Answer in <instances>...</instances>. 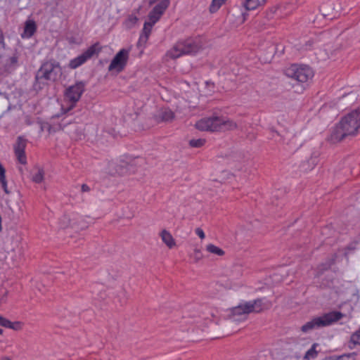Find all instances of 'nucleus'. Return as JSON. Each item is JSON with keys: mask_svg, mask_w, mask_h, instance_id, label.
Returning <instances> with one entry per match:
<instances>
[{"mask_svg": "<svg viewBox=\"0 0 360 360\" xmlns=\"http://www.w3.org/2000/svg\"><path fill=\"white\" fill-rule=\"evenodd\" d=\"M360 127V108L352 110L335 125L330 134V141L337 143L347 136L356 135Z\"/></svg>", "mask_w": 360, "mask_h": 360, "instance_id": "nucleus-2", "label": "nucleus"}, {"mask_svg": "<svg viewBox=\"0 0 360 360\" xmlns=\"http://www.w3.org/2000/svg\"><path fill=\"white\" fill-rule=\"evenodd\" d=\"M102 50V47L99 42H96L90 46L86 51L77 57L70 60L68 67L70 69H76L82 64H84L87 60L92 58L94 55H98Z\"/></svg>", "mask_w": 360, "mask_h": 360, "instance_id": "nucleus-7", "label": "nucleus"}, {"mask_svg": "<svg viewBox=\"0 0 360 360\" xmlns=\"http://www.w3.org/2000/svg\"><path fill=\"white\" fill-rule=\"evenodd\" d=\"M201 49L199 41L193 38H188L179 41L168 53L167 55L173 59L186 54H195Z\"/></svg>", "mask_w": 360, "mask_h": 360, "instance_id": "nucleus-5", "label": "nucleus"}, {"mask_svg": "<svg viewBox=\"0 0 360 360\" xmlns=\"http://www.w3.org/2000/svg\"><path fill=\"white\" fill-rule=\"evenodd\" d=\"M162 241L169 248H172L176 245L175 240L172 234L167 230L164 229L160 233Z\"/></svg>", "mask_w": 360, "mask_h": 360, "instance_id": "nucleus-18", "label": "nucleus"}, {"mask_svg": "<svg viewBox=\"0 0 360 360\" xmlns=\"http://www.w3.org/2000/svg\"><path fill=\"white\" fill-rule=\"evenodd\" d=\"M105 295H105V292H101V299L104 300V299H105Z\"/></svg>", "mask_w": 360, "mask_h": 360, "instance_id": "nucleus-48", "label": "nucleus"}, {"mask_svg": "<svg viewBox=\"0 0 360 360\" xmlns=\"http://www.w3.org/2000/svg\"><path fill=\"white\" fill-rule=\"evenodd\" d=\"M70 122H65V123H63V120L61 121V122L58 124V128H59V129H62V130H63V129L65 128V127L67 124H70Z\"/></svg>", "mask_w": 360, "mask_h": 360, "instance_id": "nucleus-44", "label": "nucleus"}, {"mask_svg": "<svg viewBox=\"0 0 360 360\" xmlns=\"http://www.w3.org/2000/svg\"><path fill=\"white\" fill-rule=\"evenodd\" d=\"M55 5H56V6H58V2H56V3L55 4Z\"/></svg>", "mask_w": 360, "mask_h": 360, "instance_id": "nucleus-52", "label": "nucleus"}, {"mask_svg": "<svg viewBox=\"0 0 360 360\" xmlns=\"http://www.w3.org/2000/svg\"><path fill=\"white\" fill-rule=\"evenodd\" d=\"M19 57V52L17 49H15L13 55L7 59L6 65L8 68H15L18 66Z\"/></svg>", "mask_w": 360, "mask_h": 360, "instance_id": "nucleus-23", "label": "nucleus"}, {"mask_svg": "<svg viewBox=\"0 0 360 360\" xmlns=\"http://www.w3.org/2000/svg\"><path fill=\"white\" fill-rule=\"evenodd\" d=\"M318 346V343H314L311 348L305 353L303 357V360H311L316 359L319 353L316 349Z\"/></svg>", "mask_w": 360, "mask_h": 360, "instance_id": "nucleus-22", "label": "nucleus"}, {"mask_svg": "<svg viewBox=\"0 0 360 360\" xmlns=\"http://www.w3.org/2000/svg\"><path fill=\"white\" fill-rule=\"evenodd\" d=\"M45 125L47 127V130H48V131H49V133H51V129H52L51 125L49 123H48V122H46V123H45Z\"/></svg>", "mask_w": 360, "mask_h": 360, "instance_id": "nucleus-45", "label": "nucleus"}, {"mask_svg": "<svg viewBox=\"0 0 360 360\" xmlns=\"http://www.w3.org/2000/svg\"><path fill=\"white\" fill-rule=\"evenodd\" d=\"M11 321L6 319L5 317L0 316V326L6 328V326H11L9 324Z\"/></svg>", "mask_w": 360, "mask_h": 360, "instance_id": "nucleus-38", "label": "nucleus"}, {"mask_svg": "<svg viewBox=\"0 0 360 360\" xmlns=\"http://www.w3.org/2000/svg\"><path fill=\"white\" fill-rule=\"evenodd\" d=\"M356 356V353L352 352L347 354H343L341 356H345V360H355V356Z\"/></svg>", "mask_w": 360, "mask_h": 360, "instance_id": "nucleus-39", "label": "nucleus"}, {"mask_svg": "<svg viewBox=\"0 0 360 360\" xmlns=\"http://www.w3.org/2000/svg\"><path fill=\"white\" fill-rule=\"evenodd\" d=\"M86 85V82L79 81L77 82L74 85L70 86L65 89L64 95L65 98H67L71 103V105L68 110L73 108L77 102L79 101L82 95L85 91Z\"/></svg>", "mask_w": 360, "mask_h": 360, "instance_id": "nucleus-8", "label": "nucleus"}, {"mask_svg": "<svg viewBox=\"0 0 360 360\" xmlns=\"http://www.w3.org/2000/svg\"><path fill=\"white\" fill-rule=\"evenodd\" d=\"M162 15L158 14L157 13H154L152 9L148 13V19L149 21L148 22L150 23L153 26L160 20Z\"/></svg>", "mask_w": 360, "mask_h": 360, "instance_id": "nucleus-29", "label": "nucleus"}, {"mask_svg": "<svg viewBox=\"0 0 360 360\" xmlns=\"http://www.w3.org/2000/svg\"><path fill=\"white\" fill-rule=\"evenodd\" d=\"M0 184L6 194H10V191L8 189V182L6 176V169L3 165L0 162Z\"/></svg>", "mask_w": 360, "mask_h": 360, "instance_id": "nucleus-21", "label": "nucleus"}, {"mask_svg": "<svg viewBox=\"0 0 360 360\" xmlns=\"http://www.w3.org/2000/svg\"><path fill=\"white\" fill-rule=\"evenodd\" d=\"M356 345H360V327L357 330L352 333L349 342V347L350 349L354 348Z\"/></svg>", "mask_w": 360, "mask_h": 360, "instance_id": "nucleus-24", "label": "nucleus"}, {"mask_svg": "<svg viewBox=\"0 0 360 360\" xmlns=\"http://www.w3.org/2000/svg\"><path fill=\"white\" fill-rule=\"evenodd\" d=\"M206 143V140L205 139H191L188 142L189 146L191 148H201Z\"/></svg>", "mask_w": 360, "mask_h": 360, "instance_id": "nucleus-28", "label": "nucleus"}, {"mask_svg": "<svg viewBox=\"0 0 360 360\" xmlns=\"http://www.w3.org/2000/svg\"><path fill=\"white\" fill-rule=\"evenodd\" d=\"M11 326H6L7 328L13 329L14 330H19L22 328V323L20 321L11 322L9 324Z\"/></svg>", "mask_w": 360, "mask_h": 360, "instance_id": "nucleus-34", "label": "nucleus"}, {"mask_svg": "<svg viewBox=\"0 0 360 360\" xmlns=\"http://www.w3.org/2000/svg\"><path fill=\"white\" fill-rule=\"evenodd\" d=\"M60 223H61V225L60 226L62 228H66L69 226H72V224H70V220L69 219V217L65 214L63 215V218L60 219Z\"/></svg>", "mask_w": 360, "mask_h": 360, "instance_id": "nucleus-35", "label": "nucleus"}, {"mask_svg": "<svg viewBox=\"0 0 360 360\" xmlns=\"http://www.w3.org/2000/svg\"><path fill=\"white\" fill-rule=\"evenodd\" d=\"M248 306L246 309L250 313L259 314L264 311L269 310L272 307L271 301L267 300L266 297L257 298L252 301L248 302Z\"/></svg>", "mask_w": 360, "mask_h": 360, "instance_id": "nucleus-11", "label": "nucleus"}, {"mask_svg": "<svg viewBox=\"0 0 360 360\" xmlns=\"http://www.w3.org/2000/svg\"><path fill=\"white\" fill-rule=\"evenodd\" d=\"M206 85L207 86H214V83L212 82H206Z\"/></svg>", "mask_w": 360, "mask_h": 360, "instance_id": "nucleus-47", "label": "nucleus"}, {"mask_svg": "<svg viewBox=\"0 0 360 360\" xmlns=\"http://www.w3.org/2000/svg\"><path fill=\"white\" fill-rule=\"evenodd\" d=\"M62 75V67L54 58L44 60L34 74L32 84L36 92L41 91L45 87L56 83Z\"/></svg>", "mask_w": 360, "mask_h": 360, "instance_id": "nucleus-1", "label": "nucleus"}, {"mask_svg": "<svg viewBox=\"0 0 360 360\" xmlns=\"http://www.w3.org/2000/svg\"><path fill=\"white\" fill-rule=\"evenodd\" d=\"M206 250L212 254L219 255V256H223L225 254V252L219 248V247L213 245V244H209L206 247Z\"/></svg>", "mask_w": 360, "mask_h": 360, "instance_id": "nucleus-27", "label": "nucleus"}, {"mask_svg": "<svg viewBox=\"0 0 360 360\" xmlns=\"http://www.w3.org/2000/svg\"><path fill=\"white\" fill-rule=\"evenodd\" d=\"M37 24L32 20H28L25 22L24 31L21 34L22 38H30L37 31Z\"/></svg>", "mask_w": 360, "mask_h": 360, "instance_id": "nucleus-14", "label": "nucleus"}, {"mask_svg": "<svg viewBox=\"0 0 360 360\" xmlns=\"http://www.w3.org/2000/svg\"><path fill=\"white\" fill-rule=\"evenodd\" d=\"M27 140L23 136H18L15 143L13 146L15 155L18 162L22 165L27 163V157L25 155V148Z\"/></svg>", "mask_w": 360, "mask_h": 360, "instance_id": "nucleus-12", "label": "nucleus"}, {"mask_svg": "<svg viewBox=\"0 0 360 360\" xmlns=\"http://www.w3.org/2000/svg\"><path fill=\"white\" fill-rule=\"evenodd\" d=\"M147 41H148V39H143V40H141V36L140 35L139 41H138L136 45H137L138 47H141L142 46H145V44H146Z\"/></svg>", "mask_w": 360, "mask_h": 360, "instance_id": "nucleus-41", "label": "nucleus"}, {"mask_svg": "<svg viewBox=\"0 0 360 360\" xmlns=\"http://www.w3.org/2000/svg\"><path fill=\"white\" fill-rule=\"evenodd\" d=\"M276 10H277V8H271V9L269 10V12H270L271 15H273L274 13H276Z\"/></svg>", "mask_w": 360, "mask_h": 360, "instance_id": "nucleus-46", "label": "nucleus"}, {"mask_svg": "<svg viewBox=\"0 0 360 360\" xmlns=\"http://www.w3.org/2000/svg\"><path fill=\"white\" fill-rule=\"evenodd\" d=\"M82 192H89L90 191V188L88 185L83 184L81 186Z\"/></svg>", "mask_w": 360, "mask_h": 360, "instance_id": "nucleus-43", "label": "nucleus"}, {"mask_svg": "<svg viewBox=\"0 0 360 360\" xmlns=\"http://www.w3.org/2000/svg\"><path fill=\"white\" fill-rule=\"evenodd\" d=\"M339 8L334 1L328 0L321 5L319 11L325 19L331 20L339 16Z\"/></svg>", "mask_w": 360, "mask_h": 360, "instance_id": "nucleus-10", "label": "nucleus"}, {"mask_svg": "<svg viewBox=\"0 0 360 360\" xmlns=\"http://www.w3.org/2000/svg\"><path fill=\"white\" fill-rule=\"evenodd\" d=\"M2 360H11V359H9L8 357H4L2 359Z\"/></svg>", "mask_w": 360, "mask_h": 360, "instance_id": "nucleus-49", "label": "nucleus"}, {"mask_svg": "<svg viewBox=\"0 0 360 360\" xmlns=\"http://www.w3.org/2000/svg\"><path fill=\"white\" fill-rule=\"evenodd\" d=\"M358 244V241H352V243H349L345 248V255L347 256L349 251H353L356 249V245Z\"/></svg>", "mask_w": 360, "mask_h": 360, "instance_id": "nucleus-33", "label": "nucleus"}, {"mask_svg": "<svg viewBox=\"0 0 360 360\" xmlns=\"http://www.w3.org/2000/svg\"><path fill=\"white\" fill-rule=\"evenodd\" d=\"M345 356H329L326 357L323 360H345Z\"/></svg>", "mask_w": 360, "mask_h": 360, "instance_id": "nucleus-42", "label": "nucleus"}, {"mask_svg": "<svg viewBox=\"0 0 360 360\" xmlns=\"http://www.w3.org/2000/svg\"><path fill=\"white\" fill-rule=\"evenodd\" d=\"M330 264H328L326 262H323L321 263V264L319 265L318 266V271H319V274H323L324 271L330 269Z\"/></svg>", "mask_w": 360, "mask_h": 360, "instance_id": "nucleus-36", "label": "nucleus"}, {"mask_svg": "<svg viewBox=\"0 0 360 360\" xmlns=\"http://www.w3.org/2000/svg\"><path fill=\"white\" fill-rule=\"evenodd\" d=\"M226 0H212L209 11L211 13H216Z\"/></svg>", "mask_w": 360, "mask_h": 360, "instance_id": "nucleus-26", "label": "nucleus"}, {"mask_svg": "<svg viewBox=\"0 0 360 360\" xmlns=\"http://www.w3.org/2000/svg\"><path fill=\"white\" fill-rule=\"evenodd\" d=\"M337 257V254L335 253L330 257L327 258L326 262L330 264V267H331L335 263Z\"/></svg>", "mask_w": 360, "mask_h": 360, "instance_id": "nucleus-37", "label": "nucleus"}, {"mask_svg": "<svg viewBox=\"0 0 360 360\" xmlns=\"http://www.w3.org/2000/svg\"><path fill=\"white\" fill-rule=\"evenodd\" d=\"M174 112L172 110L167 108L160 112L158 118L161 122H170L174 119Z\"/></svg>", "mask_w": 360, "mask_h": 360, "instance_id": "nucleus-20", "label": "nucleus"}, {"mask_svg": "<svg viewBox=\"0 0 360 360\" xmlns=\"http://www.w3.org/2000/svg\"><path fill=\"white\" fill-rule=\"evenodd\" d=\"M6 48L5 37L2 29L0 27V58H2Z\"/></svg>", "mask_w": 360, "mask_h": 360, "instance_id": "nucleus-31", "label": "nucleus"}, {"mask_svg": "<svg viewBox=\"0 0 360 360\" xmlns=\"http://www.w3.org/2000/svg\"><path fill=\"white\" fill-rule=\"evenodd\" d=\"M170 4V0H161L153 8V12L162 15Z\"/></svg>", "mask_w": 360, "mask_h": 360, "instance_id": "nucleus-19", "label": "nucleus"}, {"mask_svg": "<svg viewBox=\"0 0 360 360\" xmlns=\"http://www.w3.org/2000/svg\"><path fill=\"white\" fill-rule=\"evenodd\" d=\"M141 8L142 6H139V8L134 9L133 13L129 15L125 19L124 24L127 29H131L137 23L139 18L136 16V14L140 12Z\"/></svg>", "mask_w": 360, "mask_h": 360, "instance_id": "nucleus-16", "label": "nucleus"}, {"mask_svg": "<svg viewBox=\"0 0 360 360\" xmlns=\"http://www.w3.org/2000/svg\"><path fill=\"white\" fill-rule=\"evenodd\" d=\"M195 127L202 131H219L222 129H236L238 124L232 120L225 119L223 117L212 116L200 120L196 122Z\"/></svg>", "mask_w": 360, "mask_h": 360, "instance_id": "nucleus-3", "label": "nucleus"}, {"mask_svg": "<svg viewBox=\"0 0 360 360\" xmlns=\"http://www.w3.org/2000/svg\"><path fill=\"white\" fill-rule=\"evenodd\" d=\"M267 1L268 0H245L243 5L246 10L251 11L264 6L266 4Z\"/></svg>", "mask_w": 360, "mask_h": 360, "instance_id": "nucleus-17", "label": "nucleus"}, {"mask_svg": "<svg viewBox=\"0 0 360 360\" xmlns=\"http://www.w3.org/2000/svg\"><path fill=\"white\" fill-rule=\"evenodd\" d=\"M284 72L288 77L299 83H305L314 76L312 70L305 65L292 64Z\"/></svg>", "mask_w": 360, "mask_h": 360, "instance_id": "nucleus-6", "label": "nucleus"}, {"mask_svg": "<svg viewBox=\"0 0 360 360\" xmlns=\"http://www.w3.org/2000/svg\"><path fill=\"white\" fill-rule=\"evenodd\" d=\"M345 316V314L339 311H332L325 313L320 316H314L309 321L302 326L300 330L307 333L312 330L318 329L330 326L331 324L340 321Z\"/></svg>", "mask_w": 360, "mask_h": 360, "instance_id": "nucleus-4", "label": "nucleus"}, {"mask_svg": "<svg viewBox=\"0 0 360 360\" xmlns=\"http://www.w3.org/2000/svg\"><path fill=\"white\" fill-rule=\"evenodd\" d=\"M248 306V302H244L243 303L239 304L238 306L233 307L231 309V315L233 316H244V318H241L240 319H246V316L250 314L249 309H246V307Z\"/></svg>", "mask_w": 360, "mask_h": 360, "instance_id": "nucleus-15", "label": "nucleus"}, {"mask_svg": "<svg viewBox=\"0 0 360 360\" xmlns=\"http://www.w3.org/2000/svg\"><path fill=\"white\" fill-rule=\"evenodd\" d=\"M129 51L125 49L120 50L111 60L108 71L115 70L117 73L122 72L129 60Z\"/></svg>", "mask_w": 360, "mask_h": 360, "instance_id": "nucleus-9", "label": "nucleus"}, {"mask_svg": "<svg viewBox=\"0 0 360 360\" xmlns=\"http://www.w3.org/2000/svg\"><path fill=\"white\" fill-rule=\"evenodd\" d=\"M202 257L203 255L202 252L198 249H195L193 253L191 255V258L193 259L195 263L198 262Z\"/></svg>", "mask_w": 360, "mask_h": 360, "instance_id": "nucleus-32", "label": "nucleus"}, {"mask_svg": "<svg viewBox=\"0 0 360 360\" xmlns=\"http://www.w3.org/2000/svg\"><path fill=\"white\" fill-rule=\"evenodd\" d=\"M44 171L43 169H39L37 172L33 175L32 181L34 183L39 184L44 180Z\"/></svg>", "mask_w": 360, "mask_h": 360, "instance_id": "nucleus-30", "label": "nucleus"}, {"mask_svg": "<svg viewBox=\"0 0 360 360\" xmlns=\"http://www.w3.org/2000/svg\"><path fill=\"white\" fill-rule=\"evenodd\" d=\"M139 158H135L130 161L121 160L117 165L116 171L121 175L134 174L137 171Z\"/></svg>", "mask_w": 360, "mask_h": 360, "instance_id": "nucleus-13", "label": "nucleus"}, {"mask_svg": "<svg viewBox=\"0 0 360 360\" xmlns=\"http://www.w3.org/2000/svg\"><path fill=\"white\" fill-rule=\"evenodd\" d=\"M152 27H153V25L150 23L148 22H144L143 30L140 34L141 36V40L148 39V38L150 35V33H151Z\"/></svg>", "mask_w": 360, "mask_h": 360, "instance_id": "nucleus-25", "label": "nucleus"}, {"mask_svg": "<svg viewBox=\"0 0 360 360\" xmlns=\"http://www.w3.org/2000/svg\"><path fill=\"white\" fill-rule=\"evenodd\" d=\"M27 124H31L30 121H28Z\"/></svg>", "mask_w": 360, "mask_h": 360, "instance_id": "nucleus-53", "label": "nucleus"}, {"mask_svg": "<svg viewBox=\"0 0 360 360\" xmlns=\"http://www.w3.org/2000/svg\"><path fill=\"white\" fill-rule=\"evenodd\" d=\"M195 233L201 238L203 239L205 237V233L200 228H197L195 229Z\"/></svg>", "mask_w": 360, "mask_h": 360, "instance_id": "nucleus-40", "label": "nucleus"}, {"mask_svg": "<svg viewBox=\"0 0 360 360\" xmlns=\"http://www.w3.org/2000/svg\"><path fill=\"white\" fill-rule=\"evenodd\" d=\"M27 124H31L30 121H28Z\"/></svg>", "mask_w": 360, "mask_h": 360, "instance_id": "nucleus-54", "label": "nucleus"}, {"mask_svg": "<svg viewBox=\"0 0 360 360\" xmlns=\"http://www.w3.org/2000/svg\"><path fill=\"white\" fill-rule=\"evenodd\" d=\"M41 130L43 131L44 130V127L43 126L41 127Z\"/></svg>", "mask_w": 360, "mask_h": 360, "instance_id": "nucleus-51", "label": "nucleus"}, {"mask_svg": "<svg viewBox=\"0 0 360 360\" xmlns=\"http://www.w3.org/2000/svg\"><path fill=\"white\" fill-rule=\"evenodd\" d=\"M3 332H4V330L1 328H0V335H1L3 333Z\"/></svg>", "mask_w": 360, "mask_h": 360, "instance_id": "nucleus-50", "label": "nucleus"}]
</instances>
